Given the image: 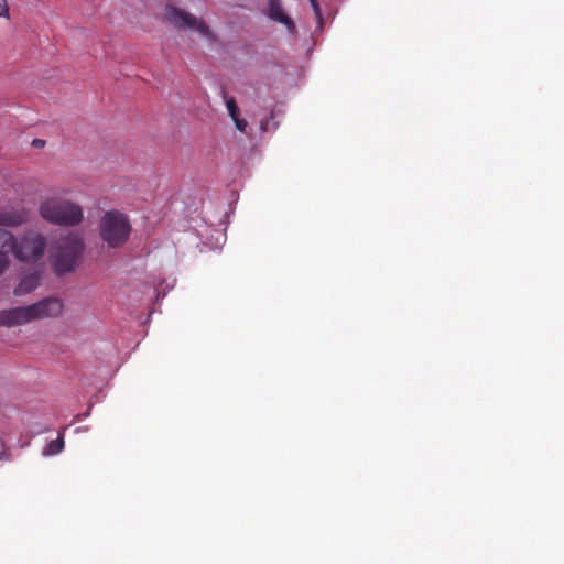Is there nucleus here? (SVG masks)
<instances>
[{"label": "nucleus", "instance_id": "1", "mask_svg": "<svg viewBox=\"0 0 564 564\" xmlns=\"http://www.w3.org/2000/svg\"><path fill=\"white\" fill-rule=\"evenodd\" d=\"M39 215L45 221L62 227H76L85 219L84 208L80 204L56 196L41 200Z\"/></svg>", "mask_w": 564, "mask_h": 564}, {"label": "nucleus", "instance_id": "2", "mask_svg": "<svg viewBox=\"0 0 564 564\" xmlns=\"http://www.w3.org/2000/svg\"><path fill=\"white\" fill-rule=\"evenodd\" d=\"M63 302L55 297L44 299L29 306L17 307L0 314V325L14 326L25 324L37 318L59 316L63 312Z\"/></svg>", "mask_w": 564, "mask_h": 564}, {"label": "nucleus", "instance_id": "3", "mask_svg": "<svg viewBox=\"0 0 564 564\" xmlns=\"http://www.w3.org/2000/svg\"><path fill=\"white\" fill-rule=\"evenodd\" d=\"M161 21L176 30H192L209 42H217V35L203 18L173 3H166L161 12Z\"/></svg>", "mask_w": 564, "mask_h": 564}, {"label": "nucleus", "instance_id": "4", "mask_svg": "<svg viewBox=\"0 0 564 564\" xmlns=\"http://www.w3.org/2000/svg\"><path fill=\"white\" fill-rule=\"evenodd\" d=\"M131 231L129 216L119 209L106 210L99 219V236L109 247L124 245Z\"/></svg>", "mask_w": 564, "mask_h": 564}, {"label": "nucleus", "instance_id": "5", "mask_svg": "<svg viewBox=\"0 0 564 564\" xmlns=\"http://www.w3.org/2000/svg\"><path fill=\"white\" fill-rule=\"evenodd\" d=\"M48 254L56 274H64L75 270L82 259L79 249H50Z\"/></svg>", "mask_w": 564, "mask_h": 564}, {"label": "nucleus", "instance_id": "6", "mask_svg": "<svg viewBox=\"0 0 564 564\" xmlns=\"http://www.w3.org/2000/svg\"><path fill=\"white\" fill-rule=\"evenodd\" d=\"M29 219V213L24 208L0 206V226L18 227Z\"/></svg>", "mask_w": 564, "mask_h": 564}, {"label": "nucleus", "instance_id": "7", "mask_svg": "<svg viewBox=\"0 0 564 564\" xmlns=\"http://www.w3.org/2000/svg\"><path fill=\"white\" fill-rule=\"evenodd\" d=\"M269 17L270 19L284 24L290 32L295 30L293 21L283 11L280 0H269Z\"/></svg>", "mask_w": 564, "mask_h": 564}, {"label": "nucleus", "instance_id": "8", "mask_svg": "<svg viewBox=\"0 0 564 564\" xmlns=\"http://www.w3.org/2000/svg\"><path fill=\"white\" fill-rule=\"evenodd\" d=\"M40 282V276L36 273L25 275L15 288V294L22 295L32 292L36 289Z\"/></svg>", "mask_w": 564, "mask_h": 564}, {"label": "nucleus", "instance_id": "9", "mask_svg": "<svg viewBox=\"0 0 564 564\" xmlns=\"http://www.w3.org/2000/svg\"><path fill=\"white\" fill-rule=\"evenodd\" d=\"M45 249H12L14 256L20 261H31L36 263L44 254Z\"/></svg>", "mask_w": 564, "mask_h": 564}, {"label": "nucleus", "instance_id": "10", "mask_svg": "<svg viewBox=\"0 0 564 564\" xmlns=\"http://www.w3.org/2000/svg\"><path fill=\"white\" fill-rule=\"evenodd\" d=\"M24 242L28 247H45L46 238L39 231L30 230L24 236Z\"/></svg>", "mask_w": 564, "mask_h": 564}, {"label": "nucleus", "instance_id": "11", "mask_svg": "<svg viewBox=\"0 0 564 564\" xmlns=\"http://www.w3.org/2000/svg\"><path fill=\"white\" fill-rule=\"evenodd\" d=\"M64 448V440L63 437H58L56 440L51 441L46 447L43 449L44 456L56 455L61 453Z\"/></svg>", "mask_w": 564, "mask_h": 564}, {"label": "nucleus", "instance_id": "12", "mask_svg": "<svg viewBox=\"0 0 564 564\" xmlns=\"http://www.w3.org/2000/svg\"><path fill=\"white\" fill-rule=\"evenodd\" d=\"M223 98L228 111V115L231 119H235L240 116V110L237 106V102L234 97L228 96L226 93L223 94Z\"/></svg>", "mask_w": 564, "mask_h": 564}, {"label": "nucleus", "instance_id": "13", "mask_svg": "<svg viewBox=\"0 0 564 564\" xmlns=\"http://www.w3.org/2000/svg\"><path fill=\"white\" fill-rule=\"evenodd\" d=\"M0 247H17L12 234L4 229H0Z\"/></svg>", "mask_w": 564, "mask_h": 564}, {"label": "nucleus", "instance_id": "14", "mask_svg": "<svg viewBox=\"0 0 564 564\" xmlns=\"http://www.w3.org/2000/svg\"><path fill=\"white\" fill-rule=\"evenodd\" d=\"M234 123H235V127L238 131L245 133L247 128H248V122L241 118L240 116L232 119Z\"/></svg>", "mask_w": 564, "mask_h": 564}, {"label": "nucleus", "instance_id": "15", "mask_svg": "<svg viewBox=\"0 0 564 564\" xmlns=\"http://www.w3.org/2000/svg\"><path fill=\"white\" fill-rule=\"evenodd\" d=\"M8 265V256L2 249H0V274L4 271Z\"/></svg>", "mask_w": 564, "mask_h": 564}, {"label": "nucleus", "instance_id": "16", "mask_svg": "<svg viewBox=\"0 0 564 564\" xmlns=\"http://www.w3.org/2000/svg\"><path fill=\"white\" fill-rule=\"evenodd\" d=\"M0 18H9V6L7 0H0Z\"/></svg>", "mask_w": 564, "mask_h": 564}, {"label": "nucleus", "instance_id": "17", "mask_svg": "<svg viewBox=\"0 0 564 564\" xmlns=\"http://www.w3.org/2000/svg\"><path fill=\"white\" fill-rule=\"evenodd\" d=\"M317 19L322 18V11L316 0H308Z\"/></svg>", "mask_w": 564, "mask_h": 564}, {"label": "nucleus", "instance_id": "18", "mask_svg": "<svg viewBox=\"0 0 564 564\" xmlns=\"http://www.w3.org/2000/svg\"><path fill=\"white\" fill-rule=\"evenodd\" d=\"M36 142H37V145L43 144V141H39V140H36Z\"/></svg>", "mask_w": 564, "mask_h": 564}, {"label": "nucleus", "instance_id": "19", "mask_svg": "<svg viewBox=\"0 0 564 564\" xmlns=\"http://www.w3.org/2000/svg\"><path fill=\"white\" fill-rule=\"evenodd\" d=\"M36 142H37V145L43 144V141H39V140H36Z\"/></svg>", "mask_w": 564, "mask_h": 564}]
</instances>
